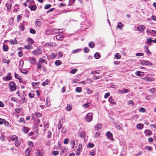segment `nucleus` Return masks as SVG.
I'll use <instances>...</instances> for the list:
<instances>
[{
    "label": "nucleus",
    "mask_w": 156,
    "mask_h": 156,
    "mask_svg": "<svg viewBox=\"0 0 156 156\" xmlns=\"http://www.w3.org/2000/svg\"><path fill=\"white\" fill-rule=\"evenodd\" d=\"M9 87L12 91H14L16 89V86L15 83L13 82H10L9 84Z\"/></svg>",
    "instance_id": "f257e3e1"
},
{
    "label": "nucleus",
    "mask_w": 156,
    "mask_h": 156,
    "mask_svg": "<svg viewBox=\"0 0 156 156\" xmlns=\"http://www.w3.org/2000/svg\"><path fill=\"white\" fill-rule=\"evenodd\" d=\"M93 113L91 112L87 114L85 119L86 121L88 122H90L92 120Z\"/></svg>",
    "instance_id": "f03ea898"
},
{
    "label": "nucleus",
    "mask_w": 156,
    "mask_h": 156,
    "mask_svg": "<svg viewBox=\"0 0 156 156\" xmlns=\"http://www.w3.org/2000/svg\"><path fill=\"white\" fill-rule=\"evenodd\" d=\"M42 53V51L41 49L38 47L36 50L32 51V54L33 55H37L41 54Z\"/></svg>",
    "instance_id": "7ed1b4c3"
},
{
    "label": "nucleus",
    "mask_w": 156,
    "mask_h": 156,
    "mask_svg": "<svg viewBox=\"0 0 156 156\" xmlns=\"http://www.w3.org/2000/svg\"><path fill=\"white\" fill-rule=\"evenodd\" d=\"M140 64L143 65H152V64L148 61L142 60L140 62Z\"/></svg>",
    "instance_id": "20e7f679"
},
{
    "label": "nucleus",
    "mask_w": 156,
    "mask_h": 156,
    "mask_svg": "<svg viewBox=\"0 0 156 156\" xmlns=\"http://www.w3.org/2000/svg\"><path fill=\"white\" fill-rule=\"evenodd\" d=\"M145 29V27L144 25L139 26L138 27L137 30L138 31L142 33Z\"/></svg>",
    "instance_id": "39448f33"
},
{
    "label": "nucleus",
    "mask_w": 156,
    "mask_h": 156,
    "mask_svg": "<svg viewBox=\"0 0 156 156\" xmlns=\"http://www.w3.org/2000/svg\"><path fill=\"white\" fill-rule=\"evenodd\" d=\"M29 60L30 62L32 64L34 65L36 62V59L35 57L29 58Z\"/></svg>",
    "instance_id": "423d86ee"
},
{
    "label": "nucleus",
    "mask_w": 156,
    "mask_h": 156,
    "mask_svg": "<svg viewBox=\"0 0 156 156\" xmlns=\"http://www.w3.org/2000/svg\"><path fill=\"white\" fill-rule=\"evenodd\" d=\"M145 81H148V82H151L152 81H153L154 80V78L151 77H146L144 78H142Z\"/></svg>",
    "instance_id": "0eeeda50"
},
{
    "label": "nucleus",
    "mask_w": 156,
    "mask_h": 156,
    "mask_svg": "<svg viewBox=\"0 0 156 156\" xmlns=\"http://www.w3.org/2000/svg\"><path fill=\"white\" fill-rule=\"evenodd\" d=\"M12 4L10 2H8L6 4V6L7 8V11L9 12L11 9Z\"/></svg>",
    "instance_id": "6e6552de"
},
{
    "label": "nucleus",
    "mask_w": 156,
    "mask_h": 156,
    "mask_svg": "<svg viewBox=\"0 0 156 156\" xmlns=\"http://www.w3.org/2000/svg\"><path fill=\"white\" fill-rule=\"evenodd\" d=\"M64 37V36L61 34H58L56 36V38L58 40H62Z\"/></svg>",
    "instance_id": "1a4fd4ad"
},
{
    "label": "nucleus",
    "mask_w": 156,
    "mask_h": 156,
    "mask_svg": "<svg viewBox=\"0 0 156 156\" xmlns=\"http://www.w3.org/2000/svg\"><path fill=\"white\" fill-rule=\"evenodd\" d=\"M35 23V25L37 27L40 26L42 24L41 22V21L40 19H39L36 20Z\"/></svg>",
    "instance_id": "9d476101"
},
{
    "label": "nucleus",
    "mask_w": 156,
    "mask_h": 156,
    "mask_svg": "<svg viewBox=\"0 0 156 156\" xmlns=\"http://www.w3.org/2000/svg\"><path fill=\"white\" fill-rule=\"evenodd\" d=\"M56 55L53 53H51L48 57V59L49 60H50L56 57Z\"/></svg>",
    "instance_id": "9b49d317"
},
{
    "label": "nucleus",
    "mask_w": 156,
    "mask_h": 156,
    "mask_svg": "<svg viewBox=\"0 0 156 156\" xmlns=\"http://www.w3.org/2000/svg\"><path fill=\"white\" fill-rule=\"evenodd\" d=\"M144 133L146 136H149L152 133V132L149 129H146L144 131Z\"/></svg>",
    "instance_id": "f8f14e48"
},
{
    "label": "nucleus",
    "mask_w": 156,
    "mask_h": 156,
    "mask_svg": "<svg viewBox=\"0 0 156 156\" xmlns=\"http://www.w3.org/2000/svg\"><path fill=\"white\" fill-rule=\"evenodd\" d=\"M19 5L18 4H15L13 7V12H17L19 9Z\"/></svg>",
    "instance_id": "ddd939ff"
},
{
    "label": "nucleus",
    "mask_w": 156,
    "mask_h": 156,
    "mask_svg": "<svg viewBox=\"0 0 156 156\" xmlns=\"http://www.w3.org/2000/svg\"><path fill=\"white\" fill-rule=\"evenodd\" d=\"M119 92L121 94H123L125 93H127L129 92V91L127 89H125L123 90H119Z\"/></svg>",
    "instance_id": "4468645a"
},
{
    "label": "nucleus",
    "mask_w": 156,
    "mask_h": 156,
    "mask_svg": "<svg viewBox=\"0 0 156 156\" xmlns=\"http://www.w3.org/2000/svg\"><path fill=\"white\" fill-rule=\"evenodd\" d=\"M30 129L25 126H23V130L25 133H27L29 131Z\"/></svg>",
    "instance_id": "2eb2a0df"
},
{
    "label": "nucleus",
    "mask_w": 156,
    "mask_h": 156,
    "mask_svg": "<svg viewBox=\"0 0 156 156\" xmlns=\"http://www.w3.org/2000/svg\"><path fill=\"white\" fill-rule=\"evenodd\" d=\"M108 100L109 102L112 104L115 105L116 104V102L114 101V100L111 97L109 98Z\"/></svg>",
    "instance_id": "dca6fc26"
},
{
    "label": "nucleus",
    "mask_w": 156,
    "mask_h": 156,
    "mask_svg": "<svg viewBox=\"0 0 156 156\" xmlns=\"http://www.w3.org/2000/svg\"><path fill=\"white\" fill-rule=\"evenodd\" d=\"M135 74L137 76H141L144 75V73L143 72L137 71L135 73Z\"/></svg>",
    "instance_id": "f3484780"
},
{
    "label": "nucleus",
    "mask_w": 156,
    "mask_h": 156,
    "mask_svg": "<svg viewBox=\"0 0 156 156\" xmlns=\"http://www.w3.org/2000/svg\"><path fill=\"white\" fill-rule=\"evenodd\" d=\"M28 7L30 8L31 10L35 11L37 7L35 5H29L28 6Z\"/></svg>",
    "instance_id": "a211bd4d"
},
{
    "label": "nucleus",
    "mask_w": 156,
    "mask_h": 156,
    "mask_svg": "<svg viewBox=\"0 0 156 156\" xmlns=\"http://www.w3.org/2000/svg\"><path fill=\"white\" fill-rule=\"evenodd\" d=\"M63 30V29H54L52 31L56 33H62V31H59L60 30Z\"/></svg>",
    "instance_id": "6ab92c4d"
},
{
    "label": "nucleus",
    "mask_w": 156,
    "mask_h": 156,
    "mask_svg": "<svg viewBox=\"0 0 156 156\" xmlns=\"http://www.w3.org/2000/svg\"><path fill=\"white\" fill-rule=\"evenodd\" d=\"M144 127V125L141 123L138 124L137 125V128L140 129H142Z\"/></svg>",
    "instance_id": "aec40b11"
},
{
    "label": "nucleus",
    "mask_w": 156,
    "mask_h": 156,
    "mask_svg": "<svg viewBox=\"0 0 156 156\" xmlns=\"http://www.w3.org/2000/svg\"><path fill=\"white\" fill-rule=\"evenodd\" d=\"M69 143L71 144V145L72 146L73 149H76V148H75L74 147L75 142L73 141L72 140H71L70 141Z\"/></svg>",
    "instance_id": "412c9836"
},
{
    "label": "nucleus",
    "mask_w": 156,
    "mask_h": 156,
    "mask_svg": "<svg viewBox=\"0 0 156 156\" xmlns=\"http://www.w3.org/2000/svg\"><path fill=\"white\" fill-rule=\"evenodd\" d=\"M101 127V123L98 124L95 126V129L97 130H98L100 129Z\"/></svg>",
    "instance_id": "4be33fe9"
},
{
    "label": "nucleus",
    "mask_w": 156,
    "mask_h": 156,
    "mask_svg": "<svg viewBox=\"0 0 156 156\" xmlns=\"http://www.w3.org/2000/svg\"><path fill=\"white\" fill-rule=\"evenodd\" d=\"M25 154L26 156H30V151L29 148L27 149L25 151Z\"/></svg>",
    "instance_id": "5701e85b"
},
{
    "label": "nucleus",
    "mask_w": 156,
    "mask_h": 156,
    "mask_svg": "<svg viewBox=\"0 0 156 156\" xmlns=\"http://www.w3.org/2000/svg\"><path fill=\"white\" fill-rule=\"evenodd\" d=\"M89 46L90 48H93L95 46V44L93 42H90L89 43Z\"/></svg>",
    "instance_id": "b1692460"
},
{
    "label": "nucleus",
    "mask_w": 156,
    "mask_h": 156,
    "mask_svg": "<svg viewBox=\"0 0 156 156\" xmlns=\"http://www.w3.org/2000/svg\"><path fill=\"white\" fill-rule=\"evenodd\" d=\"M118 25L117 27V28L118 27L120 28V30H122V28H121V27H123V25L122 23L120 22H118L117 23Z\"/></svg>",
    "instance_id": "393cba45"
},
{
    "label": "nucleus",
    "mask_w": 156,
    "mask_h": 156,
    "mask_svg": "<svg viewBox=\"0 0 156 156\" xmlns=\"http://www.w3.org/2000/svg\"><path fill=\"white\" fill-rule=\"evenodd\" d=\"M106 135L109 138H112L113 137L112 133L109 131H108Z\"/></svg>",
    "instance_id": "a878e982"
},
{
    "label": "nucleus",
    "mask_w": 156,
    "mask_h": 156,
    "mask_svg": "<svg viewBox=\"0 0 156 156\" xmlns=\"http://www.w3.org/2000/svg\"><path fill=\"white\" fill-rule=\"evenodd\" d=\"M94 57L95 58L98 59L100 58V55L99 53L96 52L94 55Z\"/></svg>",
    "instance_id": "bb28decb"
},
{
    "label": "nucleus",
    "mask_w": 156,
    "mask_h": 156,
    "mask_svg": "<svg viewBox=\"0 0 156 156\" xmlns=\"http://www.w3.org/2000/svg\"><path fill=\"white\" fill-rule=\"evenodd\" d=\"M11 139L12 140L14 141L17 140H18V137L15 135L12 136L11 137Z\"/></svg>",
    "instance_id": "cd10ccee"
},
{
    "label": "nucleus",
    "mask_w": 156,
    "mask_h": 156,
    "mask_svg": "<svg viewBox=\"0 0 156 156\" xmlns=\"http://www.w3.org/2000/svg\"><path fill=\"white\" fill-rule=\"evenodd\" d=\"M34 40L30 38H29L28 39V42L30 44H32L34 43Z\"/></svg>",
    "instance_id": "c85d7f7f"
},
{
    "label": "nucleus",
    "mask_w": 156,
    "mask_h": 156,
    "mask_svg": "<svg viewBox=\"0 0 156 156\" xmlns=\"http://www.w3.org/2000/svg\"><path fill=\"white\" fill-rule=\"evenodd\" d=\"M89 154L92 156H94L96 154L95 150L94 149H93L90 152Z\"/></svg>",
    "instance_id": "c756f323"
},
{
    "label": "nucleus",
    "mask_w": 156,
    "mask_h": 156,
    "mask_svg": "<svg viewBox=\"0 0 156 156\" xmlns=\"http://www.w3.org/2000/svg\"><path fill=\"white\" fill-rule=\"evenodd\" d=\"M62 63L59 60H56L55 62V64L56 66H58Z\"/></svg>",
    "instance_id": "7c9ffc66"
},
{
    "label": "nucleus",
    "mask_w": 156,
    "mask_h": 156,
    "mask_svg": "<svg viewBox=\"0 0 156 156\" xmlns=\"http://www.w3.org/2000/svg\"><path fill=\"white\" fill-rule=\"evenodd\" d=\"M115 127L118 130H121V127L118 124L116 123L115 125Z\"/></svg>",
    "instance_id": "2f4dec72"
},
{
    "label": "nucleus",
    "mask_w": 156,
    "mask_h": 156,
    "mask_svg": "<svg viewBox=\"0 0 156 156\" xmlns=\"http://www.w3.org/2000/svg\"><path fill=\"white\" fill-rule=\"evenodd\" d=\"M94 146V144L91 143H89L87 146V147L90 148L93 147Z\"/></svg>",
    "instance_id": "473e14b6"
},
{
    "label": "nucleus",
    "mask_w": 156,
    "mask_h": 156,
    "mask_svg": "<svg viewBox=\"0 0 156 156\" xmlns=\"http://www.w3.org/2000/svg\"><path fill=\"white\" fill-rule=\"evenodd\" d=\"M115 56L116 59H119L121 58V56L119 53H116L115 55Z\"/></svg>",
    "instance_id": "72a5a7b5"
},
{
    "label": "nucleus",
    "mask_w": 156,
    "mask_h": 156,
    "mask_svg": "<svg viewBox=\"0 0 156 156\" xmlns=\"http://www.w3.org/2000/svg\"><path fill=\"white\" fill-rule=\"evenodd\" d=\"M49 82V80H47L44 82L42 83V85L43 86H45L46 85L48 84Z\"/></svg>",
    "instance_id": "f704fd0d"
},
{
    "label": "nucleus",
    "mask_w": 156,
    "mask_h": 156,
    "mask_svg": "<svg viewBox=\"0 0 156 156\" xmlns=\"http://www.w3.org/2000/svg\"><path fill=\"white\" fill-rule=\"evenodd\" d=\"M3 49L5 51H7L8 50L9 48L7 45H3Z\"/></svg>",
    "instance_id": "c9c22d12"
},
{
    "label": "nucleus",
    "mask_w": 156,
    "mask_h": 156,
    "mask_svg": "<svg viewBox=\"0 0 156 156\" xmlns=\"http://www.w3.org/2000/svg\"><path fill=\"white\" fill-rule=\"evenodd\" d=\"M85 135V133L84 132H82L80 133V137L81 138H84Z\"/></svg>",
    "instance_id": "e433bc0d"
},
{
    "label": "nucleus",
    "mask_w": 156,
    "mask_h": 156,
    "mask_svg": "<svg viewBox=\"0 0 156 156\" xmlns=\"http://www.w3.org/2000/svg\"><path fill=\"white\" fill-rule=\"evenodd\" d=\"M11 73H9L8 76L6 77V79L7 80H10L12 79V77L10 76Z\"/></svg>",
    "instance_id": "4c0bfd02"
},
{
    "label": "nucleus",
    "mask_w": 156,
    "mask_h": 156,
    "mask_svg": "<svg viewBox=\"0 0 156 156\" xmlns=\"http://www.w3.org/2000/svg\"><path fill=\"white\" fill-rule=\"evenodd\" d=\"M39 62H44L45 64L47 63V62L44 59H43L42 58H40L39 60Z\"/></svg>",
    "instance_id": "58836bf2"
},
{
    "label": "nucleus",
    "mask_w": 156,
    "mask_h": 156,
    "mask_svg": "<svg viewBox=\"0 0 156 156\" xmlns=\"http://www.w3.org/2000/svg\"><path fill=\"white\" fill-rule=\"evenodd\" d=\"M82 88L80 87H76V91L78 92H80L82 91Z\"/></svg>",
    "instance_id": "ea45409f"
},
{
    "label": "nucleus",
    "mask_w": 156,
    "mask_h": 156,
    "mask_svg": "<svg viewBox=\"0 0 156 156\" xmlns=\"http://www.w3.org/2000/svg\"><path fill=\"white\" fill-rule=\"evenodd\" d=\"M146 110L144 108H143V107H141V108H140L139 110V111L140 112H146Z\"/></svg>",
    "instance_id": "a19ab883"
},
{
    "label": "nucleus",
    "mask_w": 156,
    "mask_h": 156,
    "mask_svg": "<svg viewBox=\"0 0 156 156\" xmlns=\"http://www.w3.org/2000/svg\"><path fill=\"white\" fill-rule=\"evenodd\" d=\"M90 105V103H87L83 105V106L85 108H86L88 107H89Z\"/></svg>",
    "instance_id": "79ce46f5"
},
{
    "label": "nucleus",
    "mask_w": 156,
    "mask_h": 156,
    "mask_svg": "<svg viewBox=\"0 0 156 156\" xmlns=\"http://www.w3.org/2000/svg\"><path fill=\"white\" fill-rule=\"evenodd\" d=\"M51 5L50 4H47L44 7V9H48L51 7Z\"/></svg>",
    "instance_id": "37998d69"
},
{
    "label": "nucleus",
    "mask_w": 156,
    "mask_h": 156,
    "mask_svg": "<svg viewBox=\"0 0 156 156\" xmlns=\"http://www.w3.org/2000/svg\"><path fill=\"white\" fill-rule=\"evenodd\" d=\"M30 33L33 34H35L36 33V31L35 30L32 28L30 29Z\"/></svg>",
    "instance_id": "c03bdc74"
},
{
    "label": "nucleus",
    "mask_w": 156,
    "mask_h": 156,
    "mask_svg": "<svg viewBox=\"0 0 156 156\" xmlns=\"http://www.w3.org/2000/svg\"><path fill=\"white\" fill-rule=\"evenodd\" d=\"M61 120H62L63 119H61L59 121V123L58 125V129H60L62 127V124H60V123L61 122Z\"/></svg>",
    "instance_id": "a18cd8bd"
},
{
    "label": "nucleus",
    "mask_w": 156,
    "mask_h": 156,
    "mask_svg": "<svg viewBox=\"0 0 156 156\" xmlns=\"http://www.w3.org/2000/svg\"><path fill=\"white\" fill-rule=\"evenodd\" d=\"M136 55L137 56H144V54L142 53H136Z\"/></svg>",
    "instance_id": "49530a36"
},
{
    "label": "nucleus",
    "mask_w": 156,
    "mask_h": 156,
    "mask_svg": "<svg viewBox=\"0 0 156 156\" xmlns=\"http://www.w3.org/2000/svg\"><path fill=\"white\" fill-rule=\"evenodd\" d=\"M77 69H73L71 71V73L72 74H74L77 72Z\"/></svg>",
    "instance_id": "de8ad7c7"
},
{
    "label": "nucleus",
    "mask_w": 156,
    "mask_h": 156,
    "mask_svg": "<svg viewBox=\"0 0 156 156\" xmlns=\"http://www.w3.org/2000/svg\"><path fill=\"white\" fill-rule=\"evenodd\" d=\"M147 44H148V43H149V45H150V43L151 42H152V40L151 39V38H148L147 39Z\"/></svg>",
    "instance_id": "09e8293b"
},
{
    "label": "nucleus",
    "mask_w": 156,
    "mask_h": 156,
    "mask_svg": "<svg viewBox=\"0 0 156 156\" xmlns=\"http://www.w3.org/2000/svg\"><path fill=\"white\" fill-rule=\"evenodd\" d=\"M72 108V107L69 105H67V107L66 108V109L68 111H70Z\"/></svg>",
    "instance_id": "8fccbe9b"
},
{
    "label": "nucleus",
    "mask_w": 156,
    "mask_h": 156,
    "mask_svg": "<svg viewBox=\"0 0 156 156\" xmlns=\"http://www.w3.org/2000/svg\"><path fill=\"white\" fill-rule=\"evenodd\" d=\"M80 49H78L76 50H73L72 52V53H76L77 52H79L80 51Z\"/></svg>",
    "instance_id": "3c124183"
},
{
    "label": "nucleus",
    "mask_w": 156,
    "mask_h": 156,
    "mask_svg": "<svg viewBox=\"0 0 156 156\" xmlns=\"http://www.w3.org/2000/svg\"><path fill=\"white\" fill-rule=\"evenodd\" d=\"M89 51V49L87 47H85L84 48V52L85 53H88Z\"/></svg>",
    "instance_id": "603ef678"
},
{
    "label": "nucleus",
    "mask_w": 156,
    "mask_h": 156,
    "mask_svg": "<svg viewBox=\"0 0 156 156\" xmlns=\"http://www.w3.org/2000/svg\"><path fill=\"white\" fill-rule=\"evenodd\" d=\"M52 133H51L49 131L48 132V135H47V138H49L51 137V135Z\"/></svg>",
    "instance_id": "864d4df0"
},
{
    "label": "nucleus",
    "mask_w": 156,
    "mask_h": 156,
    "mask_svg": "<svg viewBox=\"0 0 156 156\" xmlns=\"http://www.w3.org/2000/svg\"><path fill=\"white\" fill-rule=\"evenodd\" d=\"M58 151H54L52 152V154L55 156L58 155Z\"/></svg>",
    "instance_id": "5fc2aeb1"
},
{
    "label": "nucleus",
    "mask_w": 156,
    "mask_h": 156,
    "mask_svg": "<svg viewBox=\"0 0 156 156\" xmlns=\"http://www.w3.org/2000/svg\"><path fill=\"white\" fill-rule=\"evenodd\" d=\"M145 149L148 151H151L152 149V147H151L146 146Z\"/></svg>",
    "instance_id": "6e6d98bb"
},
{
    "label": "nucleus",
    "mask_w": 156,
    "mask_h": 156,
    "mask_svg": "<svg viewBox=\"0 0 156 156\" xmlns=\"http://www.w3.org/2000/svg\"><path fill=\"white\" fill-rule=\"evenodd\" d=\"M28 95L30 98H33L34 96V94L32 93H30Z\"/></svg>",
    "instance_id": "4d7b16f0"
},
{
    "label": "nucleus",
    "mask_w": 156,
    "mask_h": 156,
    "mask_svg": "<svg viewBox=\"0 0 156 156\" xmlns=\"http://www.w3.org/2000/svg\"><path fill=\"white\" fill-rule=\"evenodd\" d=\"M35 115H36L37 117H40L41 116V114H40L38 112H36L35 113Z\"/></svg>",
    "instance_id": "13d9d810"
},
{
    "label": "nucleus",
    "mask_w": 156,
    "mask_h": 156,
    "mask_svg": "<svg viewBox=\"0 0 156 156\" xmlns=\"http://www.w3.org/2000/svg\"><path fill=\"white\" fill-rule=\"evenodd\" d=\"M43 153L40 151H39L37 153V156H42L43 155Z\"/></svg>",
    "instance_id": "bf43d9fd"
},
{
    "label": "nucleus",
    "mask_w": 156,
    "mask_h": 156,
    "mask_svg": "<svg viewBox=\"0 0 156 156\" xmlns=\"http://www.w3.org/2000/svg\"><path fill=\"white\" fill-rule=\"evenodd\" d=\"M16 141L15 143V144L16 147H17L18 145H19L20 144V142L19 141H17V140H16Z\"/></svg>",
    "instance_id": "052dcab7"
},
{
    "label": "nucleus",
    "mask_w": 156,
    "mask_h": 156,
    "mask_svg": "<svg viewBox=\"0 0 156 156\" xmlns=\"http://www.w3.org/2000/svg\"><path fill=\"white\" fill-rule=\"evenodd\" d=\"M110 95V94L109 93H106L105 94V96H104V98H107L108 96Z\"/></svg>",
    "instance_id": "680f3d73"
},
{
    "label": "nucleus",
    "mask_w": 156,
    "mask_h": 156,
    "mask_svg": "<svg viewBox=\"0 0 156 156\" xmlns=\"http://www.w3.org/2000/svg\"><path fill=\"white\" fill-rule=\"evenodd\" d=\"M69 140L67 138L65 139L63 143L64 144H67L68 143Z\"/></svg>",
    "instance_id": "e2e57ef3"
},
{
    "label": "nucleus",
    "mask_w": 156,
    "mask_h": 156,
    "mask_svg": "<svg viewBox=\"0 0 156 156\" xmlns=\"http://www.w3.org/2000/svg\"><path fill=\"white\" fill-rule=\"evenodd\" d=\"M145 51L147 53V55H150L151 54V52L150 50L148 49L147 50H145Z\"/></svg>",
    "instance_id": "0e129e2a"
},
{
    "label": "nucleus",
    "mask_w": 156,
    "mask_h": 156,
    "mask_svg": "<svg viewBox=\"0 0 156 156\" xmlns=\"http://www.w3.org/2000/svg\"><path fill=\"white\" fill-rule=\"evenodd\" d=\"M82 147V144H79V147H78V148L77 149V150L78 151H80V150H81Z\"/></svg>",
    "instance_id": "69168bd1"
},
{
    "label": "nucleus",
    "mask_w": 156,
    "mask_h": 156,
    "mask_svg": "<svg viewBox=\"0 0 156 156\" xmlns=\"http://www.w3.org/2000/svg\"><path fill=\"white\" fill-rule=\"evenodd\" d=\"M75 0H69V4L70 5H71L74 3Z\"/></svg>",
    "instance_id": "338daca9"
},
{
    "label": "nucleus",
    "mask_w": 156,
    "mask_h": 156,
    "mask_svg": "<svg viewBox=\"0 0 156 156\" xmlns=\"http://www.w3.org/2000/svg\"><path fill=\"white\" fill-rule=\"evenodd\" d=\"M20 122H23L24 123H25V122L24 120V119L23 118H21L20 119Z\"/></svg>",
    "instance_id": "774afa93"
}]
</instances>
